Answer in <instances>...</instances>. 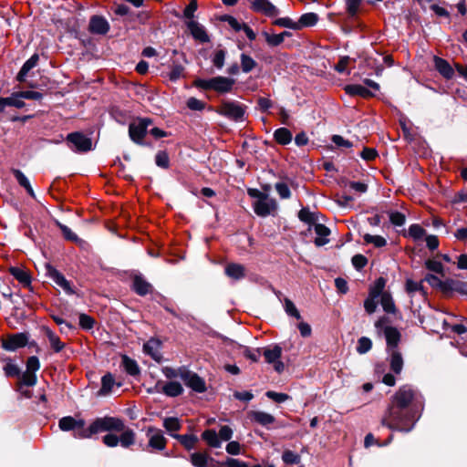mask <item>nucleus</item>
<instances>
[{
  "instance_id": "f257e3e1",
  "label": "nucleus",
  "mask_w": 467,
  "mask_h": 467,
  "mask_svg": "<svg viewBox=\"0 0 467 467\" xmlns=\"http://www.w3.org/2000/svg\"><path fill=\"white\" fill-rule=\"evenodd\" d=\"M420 414L417 409H405L389 402L381 419V424L389 430L409 432Z\"/></svg>"
},
{
  "instance_id": "f03ea898",
  "label": "nucleus",
  "mask_w": 467,
  "mask_h": 467,
  "mask_svg": "<svg viewBox=\"0 0 467 467\" xmlns=\"http://www.w3.org/2000/svg\"><path fill=\"white\" fill-rule=\"evenodd\" d=\"M390 403L405 409H417L419 414L423 410V397L410 385H403L390 398Z\"/></svg>"
},
{
  "instance_id": "7ed1b4c3",
  "label": "nucleus",
  "mask_w": 467,
  "mask_h": 467,
  "mask_svg": "<svg viewBox=\"0 0 467 467\" xmlns=\"http://www.w3.org/2000/svg\"><path fill=\"white\" fill-rule=\"evenodd\" d=\"M124 430V421L117 417L105 416L94 420L88 428L80 431L78 439H89L94 434L104 431H118Z\"/></svg>"
},
{
  "instance_id": "20e7f679",
  "label": "nucleus",
  "mask_w": 467,
  "mask_h": 467,
  "mask_svg": "<svg viewBox=\"0 0 467 467\" xmlns=\"http://www.w3.org/2000/svg\"><path fill=\"white\" fill-rule=\"evenodd\" d=\"M235 80L226 77H214L209 79H197L194 85L205 90H214L219 93L232 91Z\"/></svg>"
},
{
  "instance_id": "39448f33",
  "label": "nucleus",
  "mask_w": 467,
  "mask_h": 467,
  "mask_svg": "<svg viewBox=\"0 0 467 467\" xmlns=\"http://www.w3.org/2000/svg\"><path fill=\"white\" fill-rule=\"evenodd\" d=\"M246 107L236 101H223L216 112L229 119L243 121Z\"/></svg>"
},
{
  "instance_id": "423d86ee",
  "label": "nucleus",
  "mask_w": 467,
  "mask_h": 467,
  "mask_svg": "<svg viewBox=\"0 0 467 467\" xmlns=\"http://www.w3.org/2000/svg\"><path fill=\"white\" fill-rule=\"evenodd\" d=\"M386 322V317H380L375 323V327L379 331L381 329L383 330L387 342V352L393 351L394 349H399L398 345L400 341V333L396 327L385 326Z\"/></svg>"
},
{
  "instance_id": "0eeeda50",
  "label": "nucleus",
  "mask_w": 467,
  "mask_h": 467,
  "mask_svg": "<svg viewBox=\"0 0 467 467\" xmlns=\"http://www.w3.org/2000/svg\"><path fill=\"white\" fill-rule=\"evenodd\" d=\"M152 120L149 118L138 119L131 122L129 127V135L132 141L137 144H142L147 130L151 125Z\"/></svg>"
},
{
  "instance_id": "6e6552de",
  "label": "nucleus",
  "mask_w": 467,
  "mask_h": 467,
  "mask_svg": "<svg viewBox=\"0 0 467 467\" xmlns=\"http://www.w3.org/2000/svg\"><path fill=\"white\" fill-rule=\"evenodd\" d=\"M180 378L187 387L196 392L202 393L206 390L205 381L196 373L185 369H180Z\"/></svg>"
},
{
  "instance_id": "1a4fd4ad",
  "label": "nucleus",
  "mask_w": 467,
  "mask_h": 467,
  "mask_svg": "<svg viewBox=\"0 0 467 467\" xmlns=\"http://www.w3.org/2000/svg\"><path fill=\"white\" fill-rule=\"evenodd\" d=\"M148 447L152 451H163L167 445V439L160 429L149 427L146 431Z\"/></svg>"
},
{
  "instance_id": "9d476101",
  "label": "nucleus",
  "mask_w": 467,
  "mask_h": 467,
  "mask_svg": "<svg viewBox=\"0 0 467 467\" xmlns=\"http://www.w3.org/2000/svg\"><path fill=\"white\" fill-rule=\"evenodd\" d=\"M29 339L27 333H16L10 334L6 337L2 338V347L7 351H16L18 348H24Z\"/></svg>"
},
{
  "instance_id": "9b49d317",
  "label": "nucleus",
  "mask_w": 467,
  "mask_h": 467,
  "mask_svg": "<svg viewBox=\"0 0 467 467\" xmlns=\"http://www.w3.org/2000/svg\"><path fill=\"white\" fill-rule=\"evenodd\" d=\"M254 213L261 217H266L273 214L277 210V202L275 199L265 195L261 200H256L254 204Z\"/></svg>"
},
{
  "instance_id": "f8f14e48",
  "label": "nucleus",
  "mask_w": 467,
  "mask_h": 467,
  "mask_svg": "<svg viewBox=\"0 0 467 467\" xmlns=\"http://www.w3.org/2000/svg\"><path fill=\"white\" fill-rule=\"evenodd\" d=\"M282 356V348L278 345L272 348H267L264 350V357L267 363L273 364L276 372L281 373L284 371L285 365L280 360Z\"/></svg>"
},
{
  "instance_id": "ddd939ff",
  "label": "nucleus",
  "mask_w": 467,
  "mask_h": 467,
  "mask_svg": "<svg viewBox=\"0 0 467 467\" xmlns=\"http://www.w3.org/2000/svg\"><path fill=\"white\" fill-rule=\"evenodd\" d=\"M67 142L71 143L78 151H88L92 148V140L80 132L69 133L67 137Z\"/></svg>"
},
{
  "instance_id": "4468645a",
  "label": "nucleus",
  "mask_w": 467,
  "mask_h": 467,
  "mask_svg": "<svg viewBox=\"0 0 467 467\" xmlns=\"http://www.w3.org/2000/svg\"><path fill=\"white\" fill-rule=\"evenodd\" d=\"M59 429L63 431H74V437L78 439L77 434L82 431L86 430L85 420L82 419L77 420L71 416H66L59 420L58 421Z\"/></svg>"
},
{
  "instance_id": "2eb2a0df",
  "label": "nucleus",
  "mask_w": 467,
  "mask_h": 467,
  "mask_svg": "<svg viewBox=\"0 0 467 467\" xmlns=\"http://www.w3.org/2000/svg\"><path fill=\"white\" fill-rule=\"evenodd\" d=\"M252 8L254 12L269 17H275L279 14L278 8L268 0H254L252 3Z\"/></svg>"
},
{
  "instance_id": "dca6fc26",
  "label": "nucleus",
  "mask_w": 467,
  "mask_h": 467,
  "mask_svg": "<svg viewBox=\"0 0 467 467\" xmlns=\"http://www.w3.org/2000/svg\"><path fill=\"white\" fill-rule=\"evenodd\" d=\"M161 348V342L155 337H151L146 343H144L143 351L145 354L149 355L152 359H154L157 362H160L162 359Z\"/></svg>"
},
{
  "instance_id": "f3484780",
  "label": "nucleus",
  "mask_w": 467,
  "mask_h": 467,
  "mask_svg": "<svg viewBox=\"0 0 467 467\" xmlns=\"http://www.w3.org/2000/svg\"><path fill=\"white\" fill-rule=\"evenodd\" d=\"M155 388L157 391H160L161 388V391L169 397H178L183 391L182 386L177 381H169L163 385L161 381H159L156 383Z\"/></svg>"
},
{
  "instance_id": "a211bd4d",
  "label": "nucleus",
  "mask_w": 467,
  "mask_h": 467,
  "mask_svg": "<svg viewBox=\"0 0 467 467\" xmlns=\"http://www.w3.org/2000/svg\"><path fill=\"white\" fill-rule=\"evenodd\" d=\"M47 276L60 288L65 291H71L69 282L65 278V276L59 273L56 268L51 266L50 265H47Z\"/></svg>"
},
{
  "instance_id": "6ab92c4d",
  "label": "nucleus",
  "mask_w": 467,
  "mask_h": 467,
  "mask_svg": "<svg viewBox=\"0 0 467 467\" xmlns=\"http://www.w3.org/2000/svg\"><path fill=\"white\" fill-rule=\"evenodd\" d=\"M187 27L189 28L192 37L202 43L210 41V38L204 29V27L194 20L187 22Z\"/></svg>"
},
{
  "instance_id": "aec40b11",
  "label": "nucleus",
  "mask_w": 467,
  "mask_h": 467,
  "mask_svg": "<svg viewBox=\"0 0 467 467\" xmlns=\"http://www.w3.org/2000/svg\"><path fill=\"white\" fill-rule=\"evenodd\" d=\"M434 67L436 70L446 79H451L454 76V69L449 62L441 57H434Z\"/></svg>"
},
{
  "instance_id": "412c9836",
  "label": "nucleus",
  "mask_w": 467,
  "mask_h": 467,
  "mask_svg": "<svg viewBox=\"0 0 467 467\" xmlns=\"http://www.w3.org/2000/svg\"><path fill=\"white\" fill-rule=\"evenodd\" d=\"M387 353L390 369L395 374H400L403 368V358L400 351L399 349H394L393 351H388Z\"/></svg>"
},
{
  "instance_id": "4be33fe9",
  "label": "nucleus",
  "mask_w": 467,
  "mask_h": 467,
  "mask_svg": "<svg viewBox=\"0 0 467 467\" xmlns=\"http://www.w3.org/2000/svg\"><path fill=\"white\" fill-rule=\"evenodd\" d=\"M189 461L194 467H210V463L214 462L208 453L201 451L191 453Z\"/></svg>"
},
{
  "instance_id": "5701e85b",
  "label": "nucleus",
  "mask_w": 467,
  "mask_h": 467,
  "mask_svg": "<svg viewBox=\"0 0 467 467\" xmlns=\"http://www.w3.org/2000/svg\"><path fill=\"white\" fill-rule=\"evenodd\" d=\"M114 386L120 387V383H116L112 374L107 373L101 379V388L98 392L99 396H107L112 392Z\"/></svg>"
},
{
  "instance_id": "b1692460",
  "label": "nucleus",
  "mask_w": 467,
  "mask_h": 467,
  "mask_svg": "<svg viewBox=\"0 0 467 467\" xmlns=\"http://www.w3.org/2000/svg\"><path fill=\"white\" fill-rule=\"evenodd\" d=\"M10 274L16 278L23 286L28 288L31 285V276L29 273L21 267H11Z\"/></svg>"
},
{
  "instance_id": "393cba45",
  "label": "nucleus",
  "mask_w": 467,
  "mask_h": 467,
  "mask_svg": "<svg viewBox=\"0 0 467 467\" xmlns=\"http://www.w3.org/2000/svg\"><path fill=\"white\" fill-rule=\"evenodd\" d=\"M42 330L45 336L47 337L50 347L54 352L58 353L65 348V344L60 340L59 337L55 334V332H53L49 327H43Z\"/></svg>"
},
{
  "instance_id": "a878e982",
  "label": "nucleus",
  "mask_w": 467,
  "mask_h": 467,
  "mask_svg": "<svg viewBox=\"0 0 467 467\" xmlns=\"http://www.w3.org/2000/svg\"><path fill=\"white\" fill-rule=\"evenodd\" d=\"M314 230L317 235L315 239V244L317 246H323L327 244L328 243V239L327 237L330 234V230L322 223H315Z\"/></svg>"
},
{
  "instance_id": "bb28decb",
  "label": "nucleus",
  "mask_w": 467,
  "mask_h": 467,
  "mask_svg": "<svg viewBox=\"0 0 467 467\" xmlns=\"http://www.w3.org/2000/svg\"><path fill=\"white\" fill-rule=\"evenodd\" d=\"M89 29L96 34H106L109 31V24L103 17L93 16L90 19Z\"/></svg>"
},
{
  "instance_id": "cd10ccee",
  "label": "nucleus",
  "mask_w": 467,
  "mask_h": 467,
  "mask_svg": "<svg viewBox=\"0 0 467 467\" xmlns=\"http://www.w3.org/2000/svg\"><path fill=\"white\" fill-rule=\"evenodd\" d=\"M121 434L119 437V444H120L123 448H130L135 443L136 441V433L133 430L130 428H126L124 425V430L120 431Z\"/></svg>"
},
{
  "instance_id": "c85d7f7f",
  "label": "nucleus",
  "mask_w": 467,
  "mask_h": 467,
  "mask_svg": "<svg viewBox=\"0 0 467 467\" xmlns=\"http://www.w3.org/2000/svg\"><path fill=\"white\" fill-rule=\"evenodd\" d=\"M344 89L350 96H359L365 99L374 96L370 90L358 84L347 85Z\"/></svg>"
},
{
  "instance_id": "c756f323",
  "label": "nucleus",
  "mask_w": 467,
  "mask_h": 467,
  "mask_svg": "<svg viewBox=\"0 0 467 467\" xmlns=\"http://www.w3.org/2000/svg\"><path fill=\"white\" fill-rule=\"evenodd\" d=\"M171 437L176 439L187 451L194 449L198 441V438L194 434H171Z\"/></svg>"
},
{
  "instance_id": "7c9ffc66",
  "label": "nucleus",
  "mask_w": 467,
  "mask_h": 467,
  "mask_svg": "<svg viewBox=\"0 0 467 467\" xmlns=\"http://www.w3.org/2000/svg\"><path fill=\"white\" fill-rule=\"evenodd\" d=\"M250 418L262 426H268L275 422V417L265 411H251Z\"/></svg>"
},
{
  "instance_id": "2f4dec72",
  "label": "nucleus",
  "mask_w": 467,
  "mask_h": 467,
  "mask_svg": "<svg viewBox=\"0 0 467 467\" xmlns=\"http://www.w3.org/2000/svg\"><path fill=\"white\" fill-rule=\"evenodd\" d=\"M202 439L212 448H221L220 438L215 430L208 429L202 433Z\"/></svg>"
},
{
  "instance_id": "473e14b6",
  "label": "nucleus",
  "mask_w": 467,
  "mask_h": 467,
  "mask_svg": "<svg viewBox=\"0 0 467 467\" xmlns=\"http://www.w3.org/2000/svg\"><path fill=\"white\" fill-rule=\"evenodd\" d=\"M318 21V16L316 13H306L300 16L297 21L298 30L304 27L314 26Z\"/></svg>"
},
{
  "instance_id": "72a5a7b5",
  "label": "nucleus",
  "mask_w": 467,
  "mask_h": 467,
  "mask_svg": "<svg viewBox=\"0 0 467 467\" xmlns=\"http://www.w3.org/2000/svg\"><path fill=\"white\" fill-rule=\"evenodd\" d=\"M389 296V294H369V296L364 302V307L368 314H372L376 311L379 305V296Z\"/></svg>"
},
{
  "instance_id": "f704fd0d",
  "label": "nucleus",
  "mask_w": 467,
  "mask_h": 467,
  "mask_svg": "<svg viewBox=\"0 0 467 467\" xmlns=\"http://www.w3.org/2000/svg\"><path fill=\"white\" fill-rule=\"evenodd\" d=\"M225 274L229 277L240 279L244 275V266L240 264H229L225 267Z\"/></svg>"
},
{
  "instance_id": "c9c22d12",
  "label": "nucleus",
  "mask_w": 467,
  "mask_h": 467,
  "mask_svg": "<svg viewBox=\"0 0 467 467\" xmlns=\"http://www.w3.org/2000/svg\"><path fill=\"white\" fill-rule=\"evenodd\" d=\"M275 140L282 145H286L292 140V133L286 128H279L274 133Z\"/></svg>"
},
{
  "instance_id": "e433bc0d",
  "label": "nucleus",
  "mask_w": 467,
  "mask_h": 467,
  "mask_svg": "<svg viewBox=\"0 0 467 467\" xmlns=\"http://www.w3.org/2000/svg\"><path fill=\"white\" fill-rule=\"evenodd\" d=\"M122 365L125 371L131 376H136L140 374V368L137 362L128 356H123L122 358Z\"/></svg>"
},
{
  "instance_id": "4c0bfd02",
  "label": "nucleus",
  "mask_w": 467,
  "mask_h": 467,
  "mask_svg": "<svg viewBox=\"0 0 467 467\" xmlns=\"http://www.w3.org/2000/svg\"><path fill=\"white\" fill-rule=\"evenodd\" d=\"M241 68L244 73L251 72L257 66L256 61L244 53L240 56Z\"/></svg>"
},
{
  "instance_id": "58836bf2",
  "label": "nucleus",
  "mask_w": 467,
  "mask_h": 467,
  "mask_svg": "<svg viewBox=\"0 0 467 467\" xmlns=\"http://www.w3.org/2000/svg\"><path fill=\"white\" fill-rule=\"evenodd\" d=\"M1 360L5 362V365L4 366V371L6 377H17L20 375L19 368L17 365L12 362L11 358H2Z\"/></svg>"
},
{
  "instance_id": "ea45409f",
  "label": "nucleus",
  "mask_w": 467,
  "mask_h": 467,
  "mask_svg": "<svg viewBox=\"0 0 467 467\" xmlns=\"http://www.w3.org/2000/svg\"><path fill=\"white\" fill-rule=\"evenodd\" d=\"M163 427L171 434L173 431H178L182 428L180 420L176 417L165 418L163 420Z\"/></svg>"
},
{
  "instance_id": "a19ab883",
  "label": "nucleus",
  "mask_w": 467,
  "mask_h": 467,
  "mask_svg": "<svg viewBox=\"0 0 467 467\" xmlns=\"http://www.w3.org/2000/svg\"><path fill=\"white\" fill-rule=\"evenodd\" d=\"M133 287L136 292H149L152 288L151 285L140 275L134 277Z\"/></svg>"
},
{
  "instance_id": "79ce46f5",
  "label": "nucleus",
  "mask_w": 467,
  "mask_h": 467,
  "mask_svg": "<svg viewBox=\"0 0 467 467\" xmlns=\"http://www.w3.org/2000/svg\"><path fill=\"white\" fill-rule=\"evenodd\" d=\"M6 101L7 107H15L17 109H22L26 106V103L24 102L23 97L19 96L18 92H14L11 94L10 97L5 98Z\"/></svg>"
},
{
  "instance_id": "37998d69",
  "label": "nucleus",
  "mask_w": 467,
  "mask_h": 467,
  "mask_svg": "<svg viewBox=\"0 0 467 467\" xmlns=\"http://www.w3.org/2000/svg\"><path fill=\"white\" fill-rule=\"evenodd\" d=\"M363 239L366 244H372L375 247L378 248L383 247L387 244L386 239L380 235H371L369 234H366L363 236Z\"/></svg>"
},
{
  "instance_id": "c03bdc74",
  "label": "nucleus",
  "mask_w": 467,
  "mask_h": 467,
  "mask_svg": "<svg viewBox=\"0 0 467 467\" xmlns=\"http://www.w3.org/2000/svg\"><path fill=\"white\" fill-rule=\"evenodd\" d=\"M379 304L381 305L383 310L387 313H394L396 310L391 294H389V296H379Z\"/></svg>"
},
{
  "instance_id": "a18cd8bd",
  "label": "nucleus",
  "mask_w": 467,
  "mask_h": 467,
  "mask_svg": "<svg viewBox=\"0 0 467 467\" xmlns=\"http://www.w3.org/2000/svg\"><path fill=\"white\" fill-rule=\"evenodd\" d=\"M284 308H285V313L288 316L293 317L296 318L297 320H299L301 318L300 313L297 310L296 306L288 298L284 299Z\"/></svg>"
},
{
  "instance_id": "49530a36",
  "label": "nucleus",
  "mask_w": 467,
  "mask_h": 467,
  "mask_svg": "<svg viewBox=\"0 0 467 467\" xmlns=\"http://www.w3.org/2000/svg\"><path fill=\"white\" fill-rule=\"evenodd\" d=\"M273 24L281 27L298 30L297 22L293 21L289 17L277 18L273 22Z\"/></svg>"
},
{
  "instance_id": "de8ad7c7",
  "label": "nucleus",
  "mask_w": 467,
  "mask_h": 467,
  "mask_svg": "<svg viewBox=\"0 0 467 467\" xmlns=\"http://www.w3.org/2000/svg\"><path fill=\"white\" fill-rule=\"evenodd\" d=\"M372 348L371 340L367 337H361L358 341L357 351L359 354H365Z\"/></svg>"
},
{
  "instance_id": "09e8293b",
  "label": "nucleus",
  "mask_w": 467,
  "mask_h": 467,
  "mask_svg": "<svg viewBox=\"0 0 467 467\" xmlns=\"http://www.w3.org/2000/svg\"><path fill=\"white\" fill-rule=\"evenodd\" d=\"M58 226L63 234V236L71 242L74 243H80L81 240L78 237V235L67 225H64L62 223H58Z\"/></svg>"
},
{
  "instance_id": "8fccbe9b",
  "label": "nucleus",
  "mask_w": 467,
  "mask_h": 467,
  "mask_svg": "<svg viewBox=\"0 0 467 467\" xmlns=\"http://www.w3.org/2000/svg\"><path fill=\"white\" fill-rule=\"evenodd\" d=\"M21 384L28 387L35 386L36 383V375L31 371H26L22 374L20 379Z\"/></svg>"
},
{
  "instance_id": "3c124183",
  "label": "nucleus",
  "mask_w": 467,
  "mask_h": 467,
  "mask_svg": "<svg viewBox=\"0 0 467 467\" xmlns=\"http://www.w3.org/2000/svg\"><path fill=\"white\" fill-rule=\"evenodd\" d=\"M155 162L157 166L162 169H167L170 164L168 154L165 151H158L155 156Z\"/></svg>"
},
{
  "instance_id": "603ef678",
  "label": "nucleus",
  "mask_w": 467,
  "mask_h": 467,
  "mask_svg": "<svg viewBox=\"0 0 467 467\" xmlns=\"http://www.w3.org/2000/svg\"><path fill=\"white\" fill-rule=\"evenodd\" d=\"M282 460L286 464H297L300 462V456L292 451H285Z\"/></svg>"
},
{
  "instance_id": "864d4df0",
  "label": "nucleus",
  "mask_w": 467,
  "mask_h": 467,
  "mask_svg": "<svg viewBox=\"0 0 467 467\" xmlns=\"http://www.w3.org/2000/svg\"><path fill=\"white\" fill-rule=\"evenodd\" d=\"M263 36H265L266 43L270 47H277L284 42L282 40V36H280L279 34L271 35V34H268L267 32H264Z\"/></svg>"
},
{
  "instance_id": "5fc2aeb1",
  "label": "nucleus",
  "mask_w": 467,
  "mask_h": 467,
  "mask_svg": "<svg viewBox=\"0 0 467 467\" xmlns=\"http://www.w3.org/2000/svg\"><path fill=\"white\" fill-rule=\"evenodd\" d=\"M275 191L282 199H289L291 197V191L286 183L277 182L275 185Z\"/></svg>"
},
{
  "instance_id": "6e6d98bb",
  "label": "nucleus",
  "mask_w": 467,
  "mask_h": 467,
  "mask_svg": "<svg viewBox=\"0 0 467 467\" xmlns=\"http://www.w3.org/2000/svg\"><path fill=\"white\" fill-rule=\"evenodd\" d=\"M298 218L305 223H314L316 222V217L313 213L309 211L307 208H302L298 213Z\"/></svg>"
},
{
  "instance_id": "4d7b16f0",
  "label": "nucleus",
  "mask_w": 467,
  "mask_h": 467,
  "mask_svg": "<svg viewBox=\"0 0 467 467\" xmlns=\"http://www.w3.org/2000/svg\"><path fill=\"white\" fill-rule=\"evenodd\" d=\"M225 51L223 49H219L214 53V56L213 57V64L217 68H222L224 65L225 60Z\"/></svg>"
},
{
  "instance_id": "13d9d810",
  "label": "nucleus",
  "mask_w": 467,
  "mask_h": 467,
  "mask_svg": "<svg viewBox=\"0 0 467 467\" xmlns=\"http://www.w3.org/2000/svg\"><path fill=\"white\" fill-rule=\"evenodd\" d=\"M184 67L180 64H173L169 74L171 80H177L183 77Z\"/></svg>"
},
{
  "instance_id": "bf43d9fd",
  "label": "nucleus",
  "mask_w": 467,
  "mask_h": 467,
  "mask_svg": "<svg viewBox=\"0 0 467 467\" xmlns=\"http://www.w3.org/2000/svg\"><path fill=\"white\" fill-rule=\"evenodd\" d=\"M221 442L222 441H229L234 434V431L231 427L224 425L220 428L219 432L217 433Z\"/></svg>"
},
{
  "instance_id": "052dcab7",
  "label": "nucleus",
  "mask_w": 467,
  "mask_h": 467,
  "mask_svg": "<svg viewBox=\"0 0 467 467\" xmlns=\"http://www.w3.org/2000/svg\"><path fill=\"white\" fill-rule=\"evenodd\" d=\"M223 464L226 467H261V464L249 466L246 462L234 458H228Z\"/></svg>"
},
{
  "instance_id": "680f3d73",
  "label": "nucleus",
  "mask_w": 467,
  "mask_h": 467,
  "mask_svg": "<svg viewBox=\"0 0 467 467\" xmlns=\"http://www.w3.org/2000/svg\"><path fill=\"white\" fill-rule=\"evenodd\" d=\"M40 368V362L37 357L32 356L27 358L26 370L36 373Z\"/></svg>"
},
{
  "instance_id": "e2e57ef3",
  "label": "nucleus",
  "mask_w": 467,
  "mask_h": 467,
  "mask_svg": "<svg viewBox=\"0 0 467 467\" xmlns=\"http://www.w3.org/2000/svg\"><path fill=\"white\" fill-rule=\"evenodd\" d=\"M197 8H198L197 1L196 0H191L189 5L184 9V12H183L184 17L189 19V21L192 20V18L194 16V13L197 10Z\"/></svg>"
},
{
  "instance_id": "0e129e2a",
  "label": "nucleus",
  "mask_w": 467,
  "mask_h": 467,
  "mask_svg": "<svg viewBox=\"0 0 467 467\" xmlns=\"http://www.w3.org/2000/svg\"><path fill=\"white\" fill-rule=\"evenodd\" d=\"M103 443L107 447L114 448L119 445V437L113 433H108L102 438Z\"/></svg>"
},
{
  "instance_id": "69168bd1",
  "label": "nucleus",
  "mask_w": 467,
  "mask_h": 467,
  "mask_svg": "<svg viewBox=\"0 0 467 467\" xmlns=\"http://www.w3.org/2000/svg\"><path fill=\"white\" fill-rule=\"evenodd\" d=\"M79 326L83 329H91L94 326V319L86 314H80Z\"/></svg>"
},
{
  "instance_id": "338daca9",
  "label": "nucleus",
  "mask_w": 467,
  "mask_h": 467,
  "mask_svg": "<svg viewBox=\"0 0 467 467\" xmlns=\"http://www.w3.org/2000/svg\"><path fill=\"white\" fill-rule=\"evenodd\" d=\"M409 234L414 239H420L425 234V230L419 224H412L409 228Z\"/></svg>"
},
{
  "instance_id": "774afa93",
  "label": "nucleus",
  "mask_w": 467,
  "mask_h": 467,
  "mask_svg": "<svg viewBox=\"0 0 467 467\" xmlns=\"http://www.w3.org/2000/svg\"><path fill=\"white\" fill-rule=\"evenodd\" d=\"M423 281L428 283L431 288H442V281L433 275H427Z\"/></svg>"
}]
</instances>
